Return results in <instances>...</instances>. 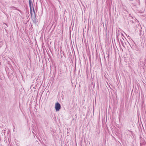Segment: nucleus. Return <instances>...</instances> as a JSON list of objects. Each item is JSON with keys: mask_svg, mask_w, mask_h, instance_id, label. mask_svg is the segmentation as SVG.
Here are the masks:
<instances>
[{"mask_svg": "<svg viewBox=\"0 0 146 146\" xmlns=\"http://www.w3.org/2000/svg\"><path fill=\"white\" fill-rule=\"evenodd\" d=\"M55 109L56 111H58L60 109L61 106L58 102H57L55 105Z\"/></svg>", "mask_w": 146, "mask_h": 146, "instance_id": "f257e3e1", "label": "nucleus"}, {"mask_svg": "<svg viewBox=\"0 0 146 146\" xmlns=\"http://www.w3.org/2000/svg\"><path fill=\"white\" fill-rule=\"evenodd\" d=\"M33 11H32V9H30V13L31 14V17L34 16L35 17H36V15L35 11V10L34 7H33Z\"/></svg>", "mask_w": 146, "mask_h": 146, "instance_id": "f03ea898", "label": "nucleus"}, {"mask_svg": "<svg viewBox=\"0 0 146 146\" xmlns=\"http://www.w3.org/2000/svg\"><path fill=\"white\" fill-rule=\"evenodd\" d=\"M29 4L30 9H32V7H33V4L31 0H29Z\"/></svg>", "mask_w": 146, "mask_h": 146, "instance_id": "7ed1b4c3", "label": "nucleus"}]
</instances>
